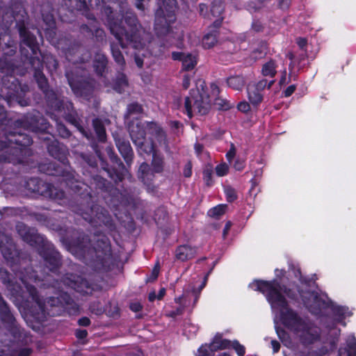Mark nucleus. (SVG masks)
Segmentation results:
<instances>
[{"instance_id": "1", "label": "nucleus", "mask_w": 356, "mask_h": 356, "mask_svg": "<svg viewBox=\"0 0 356 356\" xmlns=\"http://www.w3.org/2000/svg\"><path fill=\"white\" fill-rule=\"evenodd\" d=\"M254 291H259L266 298L275 316L282 323L294 332L305 343H310L319 337V329L306 323L296 313L289 309L286 297L293 298L276 280L272 282L257 280L250 284Z\"/></svg>"}, {"instance_id": "2", "label": "nucleus", "mask_w": 356, "mask_h": 356, "mask_svg": "<svg viewBox=\"0 0 356 356\" xmlns=\"http://www.w3.org/2000/svg\"><path fill=\"white\" fill-rule=\"evenodd\" d=\"M129 129L133 143L138 147L140 154H152L154 170L159 172L162 170L163 161L155 150V140L160 145H165V136L161 129L154 123H141L138 120L129 125Z\"/></svg>"}, {"instance_id": "3", "label": "nucleus", "mask_w": 356, "mask_h": 356, "mask_svg": "<svg viewBox=\"0 0 356 356\" xmlns=\"http://www.w3.org/2000/svg\"><path fill=\"white\" fill-rule=\"evenodd\" d=\"M124 23L127 24V28L122 24L117 22L111 20L109 22V26L111 33L115 36L116 39L119 41L120 45L124 47V46L130 44L134 48L139 49L145 46L146 43H142L140 39L141 31L137 29V19L132 13H127L124 17Z\"/></svg>"}, {"instance_id": "4", "label": "nucleus", "mask_w": 356, "mask_h": 356, "mask_svg": "<svg viewBox=\"0 0 356 356\" xmlns=\"http://www.w3.org/2000/svg\"><path fill=\"white\" fill-rule=\"evenodd\" d=\"M301 296L304 304L312 314L318 315L330 309L336 321L342 323L344 326L346 324L342 322L343 320L352 315L348 308L334 305L324 294L318 295L314 292L304 293Z\"/></svg>"}, {"instance_id": "5", "label": "nucleus", "mask_w": 356, "mask_h": 356, "mask_svg": "<svg viewBox=\"0 0 356 356\" xmlns=\"http://www.w3.org/2000/svg\"><path fill=\"white\" fill-rule=\"evenodd\" d=\"M176 9L175 0H162V5L156 12L155 31L159 35H166L168 40H172L171 44L175 42L172 39L180 40L181 33L175 35L170 26L175 21V11Z\"/></svg>"}, {"instance_id": "6", "label": "nucleus", "mask_w": 356, "mask_h": 356, "mask_svg": "<svg viewBox=\"0 0 356 356\" xmlns=\"http://www.w3.org/2000/svg\"><path fill=\"white\" fill-rule=\"evenodd\" d=\"M210 104V97L204 90V82L199 81L197 83V90H193L190 97L185 99V112L189 118L194 113L204 115L209 111Z\"/></svg>"}, {"instance_id": "7", "label": "nucleus", "mask_w": 356, "mask_h": 356, "mask_svg": "<svg viewBox=\"0 0 356 356\" xmlns=\"http://www.w3.org/2000/svg\"><path fill=\"white\" fill-rule=\"evenodd\" d=\"M207 280V278L205 277L202 283L198 286H197L195 282L188 284L185 286L182 296L175 299L176 302L180 304L184 307H194L199 299L202 290L206 285Z\"/></svg>"}, {"instance_id": "8", "label": "nucleus", "mask_w": 356, "mask_h": 356, "mask_svg": "<svg viewBox=\"0 0 356 356\" xmlns=\"http://www.w3.org/2000/svg\"><path fill=\"white\" fill-rule=\"evenodd\" d=\"M274 81H268L266 79H262L257 83H250L248 86V96L250 103L254 106H257L263 100L262 90L266 88H270L274 83Z\"/></svg>"}, {"instance_id": "9", "label": "nucleus", "mask_w": 356, "mask_h": 356, "mask_svg": "<svg viewBox=\"0 0 356 356\" xmlns=\"http://www.w3.org/2000/svg\"><path fill=\"white\" fill-rule=\"evenodd\" d=\"M172 57L175 60L181 61L183 69L185 70H191L197 65V56L195 54L173 52Z\"/></svg>"}, {"instance_id": "10", "label": "nucleus", "mask_w": 356, "mask_h": 356, "mask_svg": "<svg viewBox=\"0 0 356 356\" xmlns=\"http://www.w3.org/2000/svg\"><path fill=\"white\" fill-rule=\"evenodd\" d=\"M347 348L339 350V356H356V339L353 335L348 336L346 341Z\"/></svg>"}, {"instance_id": "11", "label": "nucleus", "mask_w": 356, "mask_h": 356, "mask_svg": "<svg viewBox=\"0 0 356 356\" xmlns=\"http://www.w3.org/2000/svg\"><path fill=\"white\" fill-rule=\"evenodd\" d=\"M195 252L194 248L188 245H181L176 251V257L181 261H186L193 258Z\"/></svg>"}, {"instance_id": "12", "label": "nucleus", "mask_w": 356, "mask_h": 356, "mask_svg": "<svg viewBox=\"0 0 356 356\" xmlns=\"http://www.w3.org/2000/svg\"><path fill=\"white\" fill-rule=\"evenodd\" d=\"M229 341L223 339L220 334H216L209 346L211 352H216L218 350L229 348Z\"/></svg>"}, {"instance_id": "13", "label": "nucleus", "mask_w": 356, "mask_h": 356, "mask_svg": "<svg viewBox=\"0 0 356 356\" xmlns=\"http://www.w3.org/2000/svg\"><path fill=\"white\" fill-rule=\"evenodd\" d=\"M22 281L24 284L25 287L29 291V292L30 293L31 296H32V298L37 302V304L38 305L39 307L41 309H43V305H42V302H40V300L36 296L35 288L33 287L31 285V284H30V282H36V278L35 277H33V276H32V275L29 277H23L22 278Z\"/></svg>"}, {"instance_id": "14", "label": "nucleus", "mask_w": 356, "mask_h": 356, "mask_svg": "<svg viewBox=\"0 0 356 356\" xmlns=\"http://www.w3.org/2000/svg\"><path fill=\"white\" fill-rule=\"evenodd\" d=\"M116 145L122 156L128 162L131 159L132 149L129 142L118 139L115 140Z\"/></svg>"}, {"instance_id": "15", "label": "nucleus", "mask_w": 356, "mask_h": 356, "mask_svg": "<svg viewBox=\"0 0 356 356\" xmlns=\"http://www.w3.org/2000/svg\"><path fill=\"white\" fill-rule=\"evenodd\" d=\"M277 65L275 61L270 60L263 65L261 67V74L264 76L273 78L277 72Z\"/></svg>"}, {"instance_id": "16", "label": "nucleus", "mask_w": 356, "mask_h": 356, "mask_svg": "<svg viewBox=\"0 0 356 356\" xmlns=\"http://www.w3.org/2000/svg\"><path fill=\"white\" fill-rule=\"evenodd\" d=\"M65 6L72 10H82L86 6L85 0H64Z\"/></svg>"}, {"instance_id": "17", "label": "nucleus", "mask_w": 356, "mask_h": 356, "mask_svg": "<svg viewBox=\"0 0 356 356\" xmlns=\"http://www.w3.org/2000/svg\"><path fill=\"white\" fill-rule=\"evenodd\" d=\"M20 35L23 42L26 44L33 51H34L35 40L33 35H31L29 33L26 32V30L21 29Z\"/></svg>"}, {"instance_id": "18", "label": "nucleus", "mask_w": 356, "mask_h": 356, "mask_svg": "<svg viewBox=\"0 0 356 356\" xmlns=\"http://www.w3.org/2000/svg\"><path fill=\"white\" fill-rule=\"evenodd\" d=\"M93 126L99 140L104 141L106 133L104 124L99 119H95L93 120Z\"/></svg>"}, {"instance_id": "19", "label": "nucleus", "mask_w": 356, "mask_h": 356, "mask_svg": "<svg viewBox=\"0 0 356 356\" xmlns=\"http://www.w3.org/2000/svg\"><path fill=\"white\" fill-rule=\"evenodd\" d=\"M227 84L233 89L240 90L244 86V80L240 76H232L227 79Z\"/></svg>"}, {"instance_id": "20", "label": "nucleus", "mask_w": 356, "mask_h": 356, "mask_svg": "<svg viewBox=\"0 0 356 356\" xmlns=\"http://www.w3.org/2000/svg\"><path fill=\"white\" fill-rule=\"evenodd\" d=\"M106 65V58L103 54H98L97 56L95 64L94 65L98 74H102Z\"/></svg>"}, {"instance_id": "21", "label": "nucleus", "mask_w": 356, "mask_h": 356, "mask_svg": "<svg viewBox=\"0 0 356 356\" xmlns=\"http://www.w3.org/2000/svg\"><path fill=\"white\" fill-rule=\"evenodd\" d=\"M216 35L215 33H208L202 39V45L204 48H211L216 43Z\"/></svg>"}, {"instance_id": "22", "label": "nucleus", "mask_w": 356, "mask_h": 356, "mask_svg": "<svg viewBox=\"0 0 356 356\" xmlns=\"http://www.w3.org/2000/svg\"><path fill=\"white\" fill-rule=\"evenodd\" d=\"M226 209H227L226 204H219V205L211 209L208 211V214L211 217L218 218L225 213Z\"/></svg>"}, {"instance_id": "23", "label": "nucleus", "mask_w": 356, "mask_h": 356, "mask_svg": "<svg viewBox=\"0 0 356 356\" xmlns=\"http://www.w3.org/2000/svg\"><path fill=\"white\" fill-rule=\"evenodd\" d=\"M214 352H211L210 347L207 344L202 345L197 350L195 356H213Z\"/></svg>"}, {"instance_id": "24", "label": "nucleus", "mask_w": 356, "mask_h": 356, "mask_svg": "<svg viewBox=\"0 0 356 356\" xmlns=\"http://www.w3.org/2000/svg\"><path fill=\"white\" fill-rule=\"evenodd\" d=\"M266 51V44L264 42L260 44L259 47L258 49H254L252 51V57L254 59H257L259 58H261L265 54Z\"/></svg>"}, {"instance_id": "25", "label": "nucleus", "mask_w": 356, "mask_h": 356, "mask_svg": "<svg viewBox=\"0 0 356 356\" xmlns=\"http://www.w3.org/2000/svg\"><path fill=\"white\" fill-rule=\"evenodd\" d=\"M223 10L222 5L220 2L213 3L211 8V15L214 17H218Z\"/></svg>"}, {"instance_id": "26", "label": "nucleus", "mask_w": 356, "mask_h": 356, "mask_svg": "<svg viewBox=\"0 0 356 356\" xmlns=\"http://www.w3.org/2000/svg\"><path fill=\"white\" fill-rule=\"evenodd\" d=\"M128 113L127 115V118H131V115L135 113H139L142 112V107L138 104H131L129 105L127 108Z\"/></svg>"}, {"instance_id": "27", "label": "nucleus", "mask_w": 356, "mask_h": 356, "mask_svg": "<svg viewBox=\"0 0 356 356\" xmlns=\"http://www.w3.org/2000/svg\"><path fill=\"white\" fill-rule=\"evenodd\" d=\"M229 347H232L238 356H243L245 355V347L240 344L238 341H230Z\"/></svg>"}, {"instance_id": "28", "label": "nucleus", "mask_w": 356, "mask_h": 356, "mask_svg": "<svg viewBox=\"0 0 356 356\" xmlns=\"http://www.w3.org/2000/svg\"><path fill=\"white\" fill-rule=\"evenodd\" d=\"M7 244H8V246H6V245H3L2 244L1 242H0V249H1V251L3 255V257L6 259H8L10 258H11L10 257V254H12L11 252H10V251L11 250V248H12V245L11 243L9 242L8 240H7Z\"/></svg>"}, {"instance_id": "29", "label": "nucleus", "mask_w": 356, "mask_h": 356, "mask_svg": "<svg viewBox=\"0 0 356 356\" xmlns=\"http://www.w3.org/2000/svg\"><path fill=\"white\" fill-rule=\"evenodd\" d=\"M111 51L113 54V56L115 59V60L119 64V65H123L124 64V58L121 52L115 48L114 46L111 47Z\"/></svg>"}, {"instance_id": "30", "label": "nucleus", "mask_w": 356, "mask_h": 356, "mask_svg": "<svg viewBox=\"0 0 356 356\" xmlns=\"http://www.w3.org/2000/svg\"><path fill=\"white\" fill-rule=\"evenodd\" d=\"M35 77L37 79L39 86L41 88V89L45 91L47 87V82L44 76L42 74L38 72L35 74Z\"/></svg>"}, {"instance_id": "31", "label": "nucleus", "mask_w": 356, "mask_h": 356, "mask_svg": "<svg viewBox=\"0 0 356 356\" xmlns=\"http://www.w3.org/2000/svg\"><path fill=\"white\" fill-rule=\"evenodd\" d=\"M229 167L226 163H221L216 166V172L218 176L222 177L228 172Z\"/></svg>"}, {"instance_id": "32", "label": "nucleus", "mask_w": 356, "mask_h": 356, "mask_svg": "<svg viewBox=\"0 0 356 356\" xmlns=\"http://www.w3.org/2000/svg\"><path fill=\"white\" fill-rule=\"evenodd\" d=\"M225 193L228 202H233L236 198V192L232 188H225Z\"/></svg>"}, {"instance_id": "33", "label": "nucleus", "mask_w": 356, "mask_h": 356, "mask_svg": "<svg viewBox=\"0 0 356 356\" xmlns=\"http://www.w3.org/2000/svg\"><path fill=\"white\" fill-rule=\"evenodd\" d=\"M238 109L243 113H246L250 111V106L247 102H241L237 106Z\"/></svg>"}, {"instance_id": "34", "label": "nucleus", "mask_w": 356, "mask_h": 356, "mask_svg": "<svg viewBox=\"0 0 356 356\" xmlns=\"http://www.w3.org/2000/svg\"><path fill=\"white\" fill-rule=\"evenodd\" d=\"M119 77V83H118L119 86H116L115 89L118 90L119 92H121L120 88L127 86V79L124 74H120Z\"/></svg>"}, {"instance_id": "35", "label": "nucleus", "mask_w": 356, "mask_h": 356, "mask_svg": "<svg viewBox=\"0 0 356 356\" xmlns=\"http://www.w3.org/2000/svg\"><path fill=\"white\" fill-rule=\"evenodd\" d=\"M236 155V148L233 144L231 145V147L226 154L227 159L230 163Z\"/></svg>"}, {"instance_id": "36", "label": "nucleus", "mask_w": 356, "mask_h": 356, "mask_svg": "<svg viewBox=\"0 0 356 356\" xmlns=\"http://www.w3.org/2000/svg\"><path fill=\"white\" fill-rule=\"evenodd\" d=\"M245 167V161L237 159L234 164V168L238 171L242 170Z\"/></svg>"}, {"instance_id": "37", "label": "nucleus", "mask_w": 356, "mask_h": 356, "mask_svg": "<svg viewBox=\"0 0 356 356\" xmlns=\"http://www.w3.org/2000/svg\"><path fill=\"white\" fill-rule=\"evenodd\" d=\"M149 170V166L147 163H143L139 168V173L140 174L141 178L144 179V175Z\"/></svg>"}, {"instance_id": "38", "label": "nucleus", "mask_w": 356, "mask_h": 356, "mask_svg": "<svg viewBox=\"0 0 356 356\" xmlns=\"http://www.w3.org/2000/svg\"><path fill=\"white\" fill-rule=\"evenodd\" d=\"M184 175L186 177H189L192 175V165L190 163H188L184 168Z\"/></svg>"}, {"instance_id": "39", "label": "nucleus", "mask_w": 356, "mask_h": 356, "mask_svg": "<svg viewBox=\"0 0 356 356\" xmlns=\"http://www.w3.org/2000/svg\"><path fill=\"white\" fill-rule=\"evenodd\" d=\"M67 77L68 79V81H69V84L70 85L72 90L74 91V92L75 94H77L79 95V88L76 86L75 83L73 82V81L70 78V75L68 73H67Z\"/></svg>"}, {"instance_id": "40", "label": "nucleus", "mask_w": 356, "mask_h": 356, "mask_svg": "<svg viewBox=\"0 0 356 356\" xmlns=\"http://www.w3.org/2000/svg\"><path fill=\"white\" fill-rule=\"evenodd\" d=\"M291 1L290 0H280L279 6L281 9L288 8L290 6Z\"/></svg>"}, {"instance_id": "41", "label": "nucleus", "mask_w": 356, "mask_h": 356, "mask_svg": "<svg viewBox=\"0 0 356 356\" xmlns=\"http://www.w3.org/2000/svg\"><path fill=\"white\" fill-rule=\"evenodd\" d=\"M252 28L254 31L259 32L262 29V24L259 21H255L252 23Z\"/></svg>"}, {"instance_id": "42", "label": "nucleus", "mask_w": 356, "mask_h": 356, "mask_svg": "<svg viewBox=\"0 0 356 356\" xmlns=\"http://www.w3.org/2000/svg\"><path fill=\"white\" fill-rule=\"evenodd\" d=\"M296 90V87L294 85L289 86L285 90H284V95L285 97H289L291 95L293 92Z\"/></svg>"}, {"instance_id": "43", "label": "nucleus", "mask_w": 356, "mask_h": 356, "mask_svg": "<svg viewBox=\"0 0 356 356\" xmlns=\"http://www.w3.org/2000/svg\"><path fill=\"white\" fill-rule=\"evenodd\" d=\"M76 336L79 339H84L87 336V332L84 330H76Z\"/></svg>"}, {"instance_id": "44", "label": "nucleus", "mask_w": 356, "mask_h": 356, "mask_svg": "<svg viewBox=\"0 0 356 356\" xmlns=\"http://www.w3.org/2000/svg\"><path fill=\"white\" fill-rule=\"evenodd\" d=\"M51 61H49V63H47V67L50 70H56L57 68V63L56 61L53 58H51Z\"/></svg>"}, {"instance_id": "45", "label": "nucleus", "mask_w": 356, "mask_h": 356, "mask_svg": "<svg viewBox=\"0 0 356 356\" xmlns=\"http://www.w3.org/2000/svg\"><path fill=\"white\" fill-rule=\"evenodd\" d=\"M297 44L300 47V48L303 49L305 47L306 44H307V40H306V39L302 38H298L297 39Z\"/></svg>"}, {"instance_id": "46", "label": "nucleus", "mask_w": 356, "mask_h": 356, "mask_svg": "<svg viewBox=\"0 0 356 356\" xmlns=\"http://www.w3.org/2000/svg\"><path fill=\"white\" fill-rule=\"evenodd\" d=\"M271 346H272L274 353H276L280 350V345L278 341H277L275 340L271 341Z\"/></svg>"}, {"instance_id": "47", "label": "nucleus", "mask_w": 356, "mask_h": 356, "mask_svg": "<svg viewBox=\"0 0 356 356\" xmlns=\"http://www.w3.org/2000/svg\"><path fill=\"white\" fill-rule=\"evenodd\" d=\"M211 92H212V96L216 97L219 93L218 87L216 84L213 83L211 85Z\"/></svg>"}, {"instance_id": "48", "label": "nucleus", "mask_w": 356, "mask_h": 356, "mask_svg": "<svg viewBox=\"0 0 356 356\" xmlns=\"http://www.w3.org/2000/svg\"><path fill=\"white\" fill-rule=\"evenodd\" d=\"M159 269H160L159 265L156 264L152 270V280L156 279V277H158V275H159Z\"/></svg>"}, {"instance_id": "49", "label": "nucleus", "mask_w": 356, "mask_h": 356, "mask_svg": "<svg viewBox=\"0 0 356 356\" xmlns=\"http://www.w3.org/2000/svg\"><path fill=\"white\" fill-rule=\"evenodd\" d=\"M72 288H74L75 290H76L77 291H79V292H81V293H83L85 292L82 287L77 284L76 282H72L71 284H68Z\"/></svg>"}, {"instance_id": "50", "label": "nucleus", "mask_w": 356, "mask_h": 356, "mask_svg": "<svg viewBox=\"0 0 356 356\" xmlns=\"http://www.w3.org/2000/svg\"><path fill=\"white\" fill-rule=\"evenodd\" d=\"M232 227V222L230 221L227 222L225 228L223 229V236L225 237V236L229 232L230 228Z\"/></svg>"}, {"instance_id": "51", "label": "nucleus", "mask_w": 356, "mask_h": 356, "mask_svg": "<svg viewBox=\"0 0 356 356\" xmlns=\"http://www.w3.org/2000/svg\"><path fill=\"white\" fill-rule=\"evenodd\" d=\"M130 308L131 310H133L134 312H138L141 309V305L140 303L135 302V303L131 304Z\"/></svg>"}, {"instance_id": "52", "label": "nucleus", "mask_w": 356, "mask_h": 356, "mask_svg": "<svg viewBox=\"0 0 356 356\" xmlns=\"http://www.w3.org/2000/svg\"><path fill=\"white\" fill-rule=\"evenodd\" d=\"M79 322L80 325L83 326H87L90 324V320L88 318H83Z\"/></svg>"}, {"instance_id": "53", "label": "nucleus", "mask_w": 356, "mask_h": 356, "mask_svg": "<svg viewBox=\"0 0 356 356\" xmlns=\"http://www.w3.org/2000/svg\"><path fill=\"white\" fill-rule=\"evenodd\" d=\"M190 86V80L188 76H184L183 80V86L185 89H187Z\"/></svg>"}, {"instance_id": "54", "label": "nucleus", "mask_w": 356, "mask_h": 356, "mask_svg": "<svg viewBox=\"0 0 356 356\" xmlns=\"http://www.w3.org/2000/svg\"><path fill=\"white\" fill-rule=\"evenodd\" d=\"M7 38H8V47H13V44H11V43H10V41L9 40V39H10V36H9L8 35H7V34H4V35H1V36L0 37V42H1V40H6V39Z\"/></svg>"}, {"instance_id": "55", "label": "nucleus", "mask_w": 356, "mask_h": 356, "mask_svg": "<svg viewBox=\"0 0 356 356\" xmlns=\"http://www.w3.org/2000/svg\"><path fill=\"white\" fill-rule=\"evenodd\" d=\"M31 354V350L29 349H24L22 350L19 354V356H29Z\"/></svg>"}, {"instance_id": "56", "label": "nucleus", "mask_w": 356, "mask_h": 356, "mask_svg": "<svg viewBox=\"0 0 356 356\" xmlns=\"http://www.w3.org/2000/svg\"><path fill=\"white\" fill-rule=\"evenodd\" d=\"M165 294V289L164 288H162L160 289L158 295H157V299L161 300Z\"/></svg>"}, {"instance_id": "57", "label": "nucleus", "mask_w": 356, "mask_h": 356, "mask_svg": "<svg viewBox=\"0 0 356 356\" xmlns=\"http://www.w3.org/2000/svg\"><path fill=\"white\" fill-rule=\"evenodd\" d=\"M156 298H157V296L156 295L155 292H151L149 294V301H154Z\"/></svg>"}, {"instance_id": "58", "label": "nucleus", "mask_w": 356, "mask_h": 356, "mask_svg": "<svg viewBox=\"0 0 356 356\" xmlns=\"http://www.w3.org/2000/svg\"><path fill=\"white\" fill-rule=\"evenodd\" d=\"M202 146L200 144H195V149L197 154H199L202 150Z\"/></svg>"}, {"instance_id": "59", "label": "nucleus", "mask_w": 356, "mask_h": 356, "mask_svg": "<svg viewBox=\"0 0 356 356\" xmlns=\"http://www.w3.org/2000/svg\"><path fill=\"white\" fill-rule=\"evenodd\" d=\"M286 70H284L283 71V74L282 76V78L280 79V83L282 84V83H285V81H286Z\"/></svg>"}, {"instance_id": "60", "label": "nucleus", "mask_w": 356, "mask_h": 356, "mask_svg": "<svg viewBox=\"0 0 356 356\" xmlns=\"http://www.w3.org/2000/svg\"><path fill=\"white\" fill-rule=\"evenodd\" d=\"M287 58H289V60H291V62L293 61V58H294V55L292 52H289L286 55Z\"/></svg>"}, {"instance_id": "61", "label": "nucleus", "mask_w": 356, "mask_h": 356, "mask_svg": "<svg viewBox=\"0 0 356 356\" xmlns=\"http://www.w3.org/2000/svg\"><path fill=\"white\" fill-rule=\"evenodd\" d=\"M206 8H207V7H206L205 5H204V4H200V11L201 14H203V11Z\"/></svg>"}, {"instance_id": "62", "label": "nucleus", "mask_w": 356, "mask_h": 356, "mask_svg": "<svg viewBox=\"0 0 356 356\" xmlns=\"http://www.w3.org/2000/svg\"><path fill=\"white\" fill-rule=\"evenodd\" d=\"M136 64H137V65H138V67H142V65H143V62H142V60H141L140 59L136 58Z\"/></svg>"}, {"instance_id": "63", "label": "nucleus", "mask_w": 356, "mask_h": 356, "mask_svg": "<svg viewBox=\"0 0 356 356\" xmlns=\"http://www.w3.org/2000/svg\"><path fill=\"white\" fill-rule=\"evenodd\" d=\"M220 22H221L220 20H219L218 19H217L215 21V22H214V23H215V24H216V26H218V25L220 24Z\"/></svg>"}, {"instance_id": "64", "label": "nucleus", "mask_w": 356, "mask_h": 356, "mask_svg": "<svg viewBox=\"0 0 356 356\" xmlns=\"http://www.w3.org/2000/svg\"><path fill=\"white\" fill-rule=\"evenodd\" d=\"M218 356H230V355H227V353H220V354H219V355H218Z\"/></svg>"}]
</instances>
